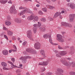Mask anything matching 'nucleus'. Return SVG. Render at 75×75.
I'll return each instance as SVG.
<instances>
[{"label": "nucleus", "mask_w": 75, "mask_h": 75, "mask_svg": "<svg viewBox=\"0 0 75 75\" xmlns=\"http://www.w3.org/2000/svg\"><path fill=\"white\" fill-rule=\"evenodd\" d=\"M8 3H10V4H12V2H11V0L9 1L8 2Z\"/></svg>", "instance_id": "obj_58"}, {"label": "nucleus", "mask_w": 75, "mask_h": 75, "mask_svg": "<svg viewBox=\"0 0 75 75\" xmlns=\"http://www.w3.org/2000/svg\"><path fill=\"white\" fill-rule=\"evenodd\" d=\"M40 20L41 21H42V22H45V21H46V19L44 18H41Z\"/></svg>", "instance_id": "obj_35"}, {"label": "nucleus", "mask_w": 75, "mask_h": 75, "mask_svg": "<svg viewBox=\"0 0 75 75\" xmlns=\"http://www.w3.org/2000/svg\"><path fill=\"white\" fill-rule=\"evenodd\" d=\"M43 37L44 38H46V39H47V38L49 39V41L50 42L51 44L53 45V43L52 42V38L51 36H50V35L49 34H46L45 35H44L43 36Z\"/></svg>", "instance_id": "obj_4"}, {"label": "nucleus", "mask_w": 75, "mask_h": 75, "mask_svg": "<svg viewBox=\"0 0 75 75\" xmlns=\"http://www.w3.org/2000/svg\"><path fill=\"white\" fill-rule=\"evenodd\" d=\"M33 26L34 27L33 28V30L35 34L37 33V28H38V24H35L33 25Z\"/></svg>", "instance_id": "obj_14"}, {"label": "nucleus", "mask_w": 75, "mask_h": 75, "mask_svg": "<svg viewBox=\"0 0 75 75\" xmlns=\"http://www.w3.org/2000/svg\"><path fill=\"white\" fill-rule=\"evenodd\" d=\"M34 47L36 50H39L41 48V44L39 42H36L34 44Z\"/></svg>", "instance_id": "obj_10"}, {"label": "nucleus", "mask_w": 75, "mask_h": 75, "mask_svg": "<svg viewBox=\"0 0 75 75\" xmlns=\"http://www.w3.org/2000/svg\"><path fill=\"white\" fill-rule=\"evenodd\" d=\"M12 38V40H16V38L14 36H13Z\"/></svg>", "instance_id": "obj_53"}, {"label": "nucleus", "mask_w": 75, "mask_h": 75, "mask_svg": "<svg viewBox=\"0 0 75 75\" xmlns=\"http://www.w3.org/2000/svg\"><path fill=\"white\" fill-rule=\"evenodd\" d=\"M58 48L59 49H60V50H62V49L64 48L62 47H61V46L59 45H58Z\"/></svg>", "instance_id": "obj_45"}, {"label": "nucleus", "mask_w": 75, "mask_h": 75, "mask_svg": "<svg viewBox=\"0 0 75 75\" xmlns=\"http://www.w3.org/2000/svg\"><path fill=\"white\" fill-rule=\"evenodd\" d=\"M18 41H20V40L21 39L20 38H18Z\"/></svg>", "instance_id": "obj_64"}, {"label": "nucleus", "mask_w": 75, "mask_h": 75, "mask_svg": "<svg viewBox=\"0 0 75 75\" xmlns=\"http://www.w3.org/2000/svg\"><path fill=\"white\" fill-rule=\"evenodd\" d=\"M26 75H30V74H29V72H27L26 73Z\"/></svg>", "instance_id": "obj_63"}, {"label": "nucleus", "mask_w": 75, "mask_h": 75, "mask_svg": "<svg viewBox=\"0 0 75 75\" xmlns=\"http://www.w3.org/2000/svg\"><path fill=\"white\" fill-rule=\"evenodd\" d=\"M16 72H18V73H20L21 72V70L20 69H18L16 71Z\"/></svg>", "instance_id": "obj_46"}, {"label": "nucleus", "mask_w": 75, "mask_h": 75, "mask_svg": "<svg viewBox=\"0 0 75 75\" xmlns=\"http://www.w3.org/2000/svg\"><path fill=\"white\" fill-rule=\"evenodd\" d=\"M4 37L6 40H8V37H7V36L6 35H4Z\"/></svg>", "instance_id": "obj_43"}, {"label": "nucleus", "mask_w": 75, "mask_h": 75, "mask_svg": "<svg viewBox=\"0 0 75 75\" xmlns=\"http://www.w3.org/2000/svg\"><path fill=\"white\" fill-rule=\"evenodd\" d=\"M40 30L42 31L43 32H45L46 31V28L44 27H40L39 28Z\"/></svg>", "instance_id": "obj_24"}, {"label": "nucleus", "mask_w": 75, "mask_h": 75, "mask_svg": "<svg viewBox=\"0 0 75 75\" xmlns=\"http://www.w3.org/2000/svg\"><path fill=\"white\" fill-rule=\"evenodd\" d=\"M57 72L59 73H63V72H64V70L61 68L57 69Z\"/></svg>", "instance_id": "obj_25"}, {"label": "nucleus", "mask_w": 75, "mask_h": 75, "mask_svg": "<svg viewBox=\"0 0 75 75\" xmlns=\"http://www.w3.org/2000/svg\"><path fill=\"white\" fill-rule=\"evenodd\" d=\"M70 7L72 9H75V4H71L70 5Z\"/></svg>", "instance_id": "obj_23"}, {"label": "nucleus", "mask_w": 75, "mask_h": 75, "mask_svg": "<svg viewBox=\"0 0 75 75\" xmlns=\"http://www.w3.org/2000/svg\"><path fill=\"white\" fill-rule=\"evenodd\" d=\"M41 72H44V71H45V67H43L41 68Z\"/></svg>", "instance_id": "obj_39"}, {"label": "nucleus", "mask_w": 75, "mask_h": 75, "mask_svg": "<svg viewBox=\"0 0 75 75\" xmlns=\"http://www.w3.org/2000/svg\"><path fill=\"white\" fill-rule=\"evenodd\" d=\"M11 61H12V62H14L15 61L14 58H12L11 59Z\"/></svg>", "instance_id": "obj_52"}, {"label": "nucleus", "mask_w": 75, "mask_h": 75, "mask_svg": "<svg viewBox=\"0 0 75 75\" xmlns=\"http://www.w3.org/2000/svg\"><path fill=\"white\" fill-rule=\"evenodd\" d=\"M57 40L60 42H64V40L62 38V35L57 34Z\"/></svg>", "instance_id": "obj_7"}, {"label": "nucleus", "mask_w": 75, "mask_h": 75, "mask_svg": "<svg viewBox=\"0 0 75 75\" xmlns=\"http://www.w3.org/2000/svg\"><path fill=\"white\" fill-rule=\"evenodd\" d=\"M38 13L39 14H40V15H43V13L41 11H39Z\"/></svg>", "instance_id": "obj_38"}, {"label": "nucleus", "mask_w": 75, "mask_h": 75, "mask_svg": "<svg viewBox=\"0 0 75 75\" xmlns=\"http://www.w3.org/2000/svg\"><path fill=\"white\" fill-rule=\"evenodd\" d=\"M64 13H65V11H62L61 12V13H62V14Z\"/></svg>", "instance_id": "obj_61"}, {"label": "nucleus", "mask_w": 75, "mask_h": 75, "mask_svg": "<svg viewBox=\"0 0 75 75\" xmlns=\"http://www.w3.org/2000/svg\"><path fill=\"white\" fill-rule=\"evenodd\" d=\"M51 61V59H49L46 62H40L39 64V65H42V66H47L48 64V62Z\"/></svg>", "instance_id": "obj_9"}, {"label": "nucleus", "mask_w": 75, "mask_h": 75, "mask_svg": "<svg viewBox=\"0 0 75 75\" xmlns=\"http://www.w3.org/2000/svg\"><path fill=\"white\" fill-rule=\"evenodd\" d=\"M2 53L4 55H7L8 54V51L7 50H4L2 51Z\"/></svg>", "instance_id": "obj_26"}, {"label": "nucleus", "mask_w": 75, "mask_h": 75, "mask_svg": "<svg viewBox=\"0 0 75 75\" xmlns=\"http://www.w3.org/2000/svg\"><path fill=\"white\" fill-rule=\"evenodd\" d=\"M59 18L61 19H62V16H60V17H59Z\"/></svg>", "instance_id": "obj_62"}, {"label": "nucleus", "mask_w": 75, "mask_h": 75, "mask_svg": "<svg viewBox=\"0 0 75 75\" xmlns=\"http://www.w3.org/2000/svg\"><path fill=\"white\" fill-rule=\"evenodd\" d=\"M27 37L29 38L30 40L34 41L33 38V35H32V32L31 30H29L27 32Z\"/></svg>", "instance_id": "obj_5"}, {"label": "nucleus", "mask_w": 75, "mask_h": 75, "mask_svg": "<svg viewBox=\"0 0 75 75\" xmlns=\"http://www.w3.org/2000/svg\"><path fill=\"white\" fill-rule=\"evenodd\" d=\"M62 34H63V35H64L65 34H66V33L65 32H62Z\"/></svg>", "instance_id": "obj_56"}, {"label": "nucleus", "mask_w": 75, "mask_h": 75, "mask_svg": "<svg viewBox=\"0 0 75 75\" xmlns=\"http://www.w3.org/2000/svg\"><path fill=\"white\" fill-rule=\"evenodd\" d=\"M26 12H27V13H31V11L30 9L26 8Z\"/></svg>", "instance_id": "obj_32"}, {"label": "nucleus", "mask_w": 75, "mask_h": 75, "mask_svg": "<svg viewBox=\"0 0 75 75\" xmlns=\"http://www.w3.org/2000/svg\"><path fill=\"white\" fill-rule=\"evenodd\" d=\"M48 8H49V9H50L51 10H52L53 8H54V7L52 6H50V5H47L46 6Z\"/></svg>", "instance_id": "obj_28"}, {"label": "nucleus", "mask_w": 75, "mask_h": 75, "mask_svg": "<svg viewBox=\"0 0 75 75\" xmlns=\"http://www.w3.org/2000/svg\"><path fill=\"white\" fill-rule=\"evenodd\" d=\"M48 18H49V19L50 20V21H53V20H54V19H53V18L50 17H48Z\"/></svg>", "instance_id": "obj_42"}, {"label": "nucleus", "mask_w": 75, "mask_h": 75, "mask_svg": "<svg viewBox=\"0 0 75 75\" xmlns=\"http://www.w3.org/2000/svg\"><path fill=\"white\" fill-rule=\"evenodd\" d=\"M59 54L61 56L65 55L67 54V52L65 51H61L59 52Z\"/></svg>", "instance_id": "obj_17"}, {"label": "nucleus", "mask_w": 75, "mask_h": 75, "mask_svg": "<svg viewBox=\"0 0 75 75\" xmlns=\"http://www.w3.org/2000/svg\"><path fill=\"white\" fill-rule=\"evenodd\" d=\"M27 10L26 9H25L23 11H21L19 14V16H22L24 14H25V13L26 12Z\"/></svg>", "instance_id": "obj_21"}, {"label": "nucleus", "mask_w": 75, "mask_h": 75, "mask_svg": "<svg viewBox=\"0 0 75 75\" xmlns=\"http://www.w3.org/2000/svg\"><path fill=\"white\" fill-rule=\"evenodd\" d=\"M62 25H63L65 27H72V25L71 24H69L68 23H66L64 22H62L61 23Z\"/></svg>", "instance_id": "obj_12"}, {"label": "nucleus", "mask_w": 75, "mask_h": 75, "mask_svg": "<svg viewBox=\"0 0 75 75\" xmlns=\"http://www.w3.org/2000/svg\"><path fill=\"white\" fill-rule=\"evenodd\" d=\"M19 9L20 10H26L27 8L25 7H23V6H20L19 8Z\"/></svg>", "instance_id": "obj_31"}, {"label": "nucleus", "mask_w": 75, "mask_h": 75, "mask_svg": "<svg viewBox=\"0 0 75 75\" xmlns=\"http://www.w3.org/2000/svg\"><path fill=\"white\" fill-rule=\"evenodd\" d=\"M15 21L17 23H21L22 21V20L21 18H17L15 19Z\"/></svg>", "instance_id": "obj_18"}, {"label": "nucleus", "mask_w": 75, "mask_h": 75, "mask_svg": "<svg viewBox=\"0 0 75 75\" xmlns=\"http://www.w3.org/2000/svg\"><path fill=\"white\" fill-rule=\"evenodd\" d=\"M41 23L40 22H38V27H41Z\"/></svg>", "instance_id": "obj_37"}, {"label": "nucleus", "mask_w": 75, "mask_h": 75, "mask_svg": "<svg viewBox=\"0 0 75 75\" xmlns=\"http://www.w3.org/2000/svg\"><path fill=\"white\" fill-rule=\"evenodd\" d=\"M60 61L64 66L67 67L68 68H70L71 65L72 67H75V62H68L64 58H61Z\"/></svg>", "instance_id": "obj_1"}, {"label": "nucleus", "mask_w": 75, "mask_h": 75, "mask_svg": "<svg viewBox=\"0 0 75 75\" xmlns=\"http://www.w3.org/2000/svg\"><path fill=\"white\" fill-rule=\"evenodd\" d=\"M13 48H14V49H15V50H17V47H16V46L15 45H13Z\"/></svg>", "instance_id": "obj_44"}, {"label": "nucleus", "mask_w": 75, "mask_h": 75, "mask_svg": "<svg viewBox=\"0 0 75 75\" xmlns=\"http://www.w3.org/2000/svg\"><path fill=\"white\" fill-rule=\"evenodd\" d=\"M70 75H75V72L74 71H71L69 73Z\"/></svg>", "instance_id": "obj_36"}, {"label": "nucleus", "mask_w": 75, "mask_h": 75, "mask_svg": "<svg viewBox=\"0 0 75 75\" xmlns=\"http://www.w3.org/2000/svg\"><path fill=\"white\" fill-rule=\"evenodd\" d=\"M74 46H72L70 47V51L69 52V53L71 54H74Z\"/></svg>", "instance_id": "obj_16"}, {"label": "nucleus", "mask_w": 75, "mask_h": 75, "mask_svg": "<svg viewBox=\"0 0 75 75\" xmlns=\"http://www.w3.org/2000/svg\"><path fill=\"white\" fill-rule=\"evenodd\" d=\"M3 69H4V70H8V68H6V67H4L3 68Z\"/></svg>", "instance_id": "obj_50"}, {"label": "nucleus", "mask_w": 75, "mask_h": 75, "mask_svg": "<svg viewBox=\"0 0 75 75\" xmlns=\"http://www.w3.org/2000/svg\"><path fill=\"white\" fill-rule=\"evenodd\" d=\"M5 24L6 25H11V22L9 21H5Z\"/></svg>", "instance_id": "obj_22"}, {"label": "nucleus", "mask_w": 75, "mask_h": 75, "mask_svg": "<svg viewBox=\"0 0 75 75\" xmlns=\"http://www.w3.org/2000/svg\"><path fill=\"white\" fill-rule=\"evenodd\" d=\"M10 12L11 14H16L17 13V11L15 9V6L14 5H12L11 7L10 8Z\"/></svg>", "instance_id": "obj_6"}, {"label": "nucleus", "mask_w": 75, "mask_h": 75, "mask_svg": "<svg viewBox=\"0 0 75 75\" xmlns=\"http://www.w3.org/2000/svg\"><path fill=\"white\" fill-rule=\"evenodd\" d=\"M69 21L70 22H73L74 20V17H75V14H70L69 15Z\"/></svg>", "instance_id": "obj_13"}, {"label": "nucleus", "mask_w": 75, "mask_h": 75, "mask_svg": "<svg viewBox=\"0 0 75 75\" xmlns=\"http://www.w3.org/2000/svg\"><path fill=\"white\" fill-rule=\"evenodd\" d=\"M52 73L51 72H50V73H48L47 74V75H52Z\"/></svg>", "instance_id": "obj_49"}, {"label": "nucleus", "mask_w": 75, "mask_h": 75, "mask_svg": "<svg viewBox=\"0 0 75 75\" xmlns=\"http://www.w3.org/2000/svg\"><path fill=\"white\" fill-rule=\"evenodd\" d=\"M36 6L37 7H39L40 6V5L39 4H37L36 5Z\"/></svg>", "instance_id": "obj_55"}, {"label": "nucleus", "mask_w": 75, "mask_h": 75, "mask_svg": "<svg viewBox=\"0 0 75 75\" xmlns=\"http://www.w3.org/2000/svg\"><path fill=\"white\" fill-rule=\"evenodd\" d=\"M7 19L8 20H11V16L10 15H8L7 17Z\"/></svg>", "instance_id": "obj_34"}, {"label": "nucleus", "mask_w": 75, "mask_h": 75, "mask_svg": "<svg viewBox=\"0 0 75 75\" xmlns=\"http://www.w3.org/2000/svg\"><path fill=\"white\" fill-rule=\"evenodd\" d=\"M58 16H59V12H56L54 15L53 18H57V17Z\"/></svg>", "instance_id": "obj_29"}, {"label": "nucleus", "mask_w": 75, "mask_h": 75, "mask_svg": "<svg viewBox=\"0 0 75 75\" xmlns=\"http://www.w3.org/2000/svg\"><path fill=\"white\" fill-rule=\"evenodd\" d=\"M7 62L8 63L10 64H11V65H11V67H12V68H17V67L16 66V65H14L12 62L10 61H8Z\"/></svg>", "instance_id": "obj_19"}, {"label": "nucleus", "mask_w": 75, "mask_h": 75, "mask_svg": "<svg viewBox=\"0 0 75 75\" xmlns=\"http://www.w3.org/2000/svg\"><path fill=\"white\" fill-rule=\"evenodd\" d=\"M40 53L41 55H42L43 56V58L40 59H43L44 58H46V56H45V51H44V50H41L40 51Z\"/></svg>", "instance_id": "obj_15"}, {"label": "nucleus", "mask_w": 75, "mask_h": 75, "mask_svg": "<svg viewBox=\"0 0 75 75\" xmlns=\"http://www.w3.org/2000/svg\"><path fill=\"white\" fill-rule=\"evenodd\" d=\"M16 50H15V49H12V51H13V52H16Z\"/></svg>", "instance_id": "obj_57"}, {"label": "nucleus", "mask_w": 75, "mask_h": 75, "mask_svg": "<svg viewBox=\"0 0 75 75\" xmlns=\"http://www.w3.org/2000/svg\"><path fill=\"white\" fill-rule=\"evenodd\" d=\"M27 19L28 20H33L32 22L34 23L35 21H38V17L37 16H33V15H31L30 16H28Z\"/></svg>", "instance_id": "obj_2"}, {"label": "nucleus", "mask_w": 75, "mask_h": 75, "mask_svg": "<svg viewBox=\"0 0 75 75\" xmlns=\"http://www.w3.org/2000/svg\"><path fill=\"white\" fill-rule=\"evenodd\" d=\"M34 47L36 50H39L41 48V44L39 42H36L34 44Z\"/></svg>", "instance_id": "obj_11"}, {"label": "nucleus", "mask_w": 75, "mask_h": 75, "mask_svg": "<svg viewBox=\"0 0 75 75\" xmlns=\"http://www.w3.org/2000/svg\"><path fill=\"white\" fill-rule=\"evenodd\" d=\"M58 75H64L63 74H62V73H58Z\"/></svg>", "instance_id": "obj_60"}, {"label": "nucleus", "mask_w": 75, "mask_h": 75, "mask_svg": "<svg viewBox=\"0 0 75 75\" xmlns=\"http://www.w3.org/2000/svg\"><path fill=\"white\" fill-rule=\"evenodd\" d=\"M8 0H0V3H1L2 4H4L7 3Z\"/></svg>", "instance_id": "obj_20"}, {"label": "nucleus", "mask_w": 75, "mask_h": 75, "mask_svg": "<svg viewBox=\"0 0 75 75\" xmlns=\"http://www.w3.org/2000/svg\"><path fill=\"white\" fill-rule=\"evenodd\" d=\"M30 59L31 58V57L30 56H26L21 57L19 58V59L22 60V62H23V64H25L26 62H27V59Z\"/></svg>", "instance_id": "obj_3"}, {"label": "nucleus", "mask_w": 75, "mask_h": 75, "mask_svg": "<svg viewBox=\"0 0 75 75\" xmlns=\"http://www.w3.org/2000/svg\"><path fill=\"white\" fill-rule=\"evenodd\" d=\"M27 52L31 53V54H36L37 51L35 50H34L32 48H28L26 49Z\"/></svg>", "instance_id": "obj_8"}, {"label": "nucleus", "mask_w": 75, "mask_h": 75, "mask_svg": "<svg viewBox=\"0 0 75 75\" xmlns=\"http://www.w3.org/2000/svg\"><path fill=\"white\" fill-rule=\"evenodd\" d=\"M42 10L44 11V12H47V8L45 7H44L42 8Z\"/></svg>", "instance_id": "obj_33"}, {"label": "nucleus", "mask_w": 75, "mask_h": 75, "mask_svg": "<svg viewBox=\"0 0 75 75\" xmlns=\"http://www.w3.org/2000/svg\"><path fill=\"white\" fill-rule=\"evenodd\" d=\"M56 56L57 57H59V58H61V56H60L59 54H57Z\"/></svg>", "instance_id": "obj_48"}, {"label": "nucleus", "mask_w": 75, "mask_h": 75, "mask_svg": "<svg viewBox=\"0 0 75 75\" xmlns=\"http://www.w3.org/2000/svg\"><path fill=\"white\" fill-rule=\"evenodd\" d=\"M26 44H27V41H25L22 44L23 46H24V45H25Z\"/></svg>", "instance_id": "obj_47"}, {"label": "nucleus", "mask_w": 75, "mask_h": 75, "mask_svg": "<svg viewBox=\"0 0 75 75\" xmlns=\"http://www.w3.org/2000/svg\"><path fill=\"white\" fill-rule=\"evenodd\" d=\"M2 66L4 67H7V64L5 62H2L1 63Z\"/></svg>", "instance_id": "obj_30"}, {"label": "nucleus", "mask_w": 75, "mask_h": 75, "mask_svg": "<svg viewBox=\"0 0 75 75\" xmlns=\"http://www.w3.org/2000/svg\"><path fill=\"white\" fill-rule=\"evenodd\" d=\"M7 33L8 35H10V36H12L13 34V32L10 30L8 31Z\"/></svg>", "instance_id": "obj_27"}, {"label": "nucleus", "mask_w": 75, "mask_h": 75, "mask_svg": "<svg viewBox=\"0 0 75 75\" xmlns=\"http://www.w3.org/2000/svg\"><path fill=\"white\" fill-rule=\"evenodd\" d=\"M3 30H5L6 31H8V29L6 28L5 26H4L3 28Z\"/></svg>", "instance_id": "obj_40"}, {"label": "nucleus", "mask_w": 75, "mask_h": 75, "mask_svg": "<svg viewBox=\"0 0 75 75\" xmlns=\"http://www.w3.org/2000/svg\"><path fill=\"white\" fill-rule=\"evenodd\" d=\"M33 10H35V11H37V8L35 7L33 8Z\"/></svg>", "instance_id": "obj_54"}, {"label": "nucleus", "mask_w": 75, "mask_h": 75, "mask_svg": "<svg viewBox=\"0 0 75 75\" xmlns=\"http://www.w3.org/2000/svg\"><path fill=\"white\" fill-rule=\"evenodd\" d=\"M67 59H68V60H69V61L70 60H71V58L70 57H68L67 58Z\"/></svg>", "instance_id": "obj_59"}, {"label": "nucleus", "mask_w": 75, "mask_h": 75, "mask_svg": "<svg viewBox=\"0 0 75 75\" xmlns=\"http://www.w3.org/2000/svg\"><path fill=\"white\" fill-rule=\"evenodd\" d=\"M69 48V47L68 46H66L64 47V48H65V49H66L67 48Z\"/></svg>", "instance_id": "obj_51"}, {"label": "nucleus", "mask_w": 75, "mask_h": 75, "mask_svg": "<svg viewBox=\"0 0 75 75\" xmlns=\"http://www.w3.org/2000/svg\"><path fill=\"white\" fill-rule=\"evenodd\" d=\"M53 51L55 54H58L59 53L58 51L56 50H54Z\"/></svg>", "instance_id": "obj_41"}]
</instances>
